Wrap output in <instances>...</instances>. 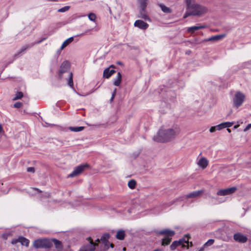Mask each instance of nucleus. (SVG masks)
I'll return each instance as SVG.
<instances>
[{
    "label": "nucleus",
    "instance_id": "obj_27",
    "mask_svg": "<svg viewBox=\"0 0 251 251\" xmlns=\"http://www.w3.org/2000/svg\"><path fill=\"white\" fill-rule=\"evenodd\" d=\"M109 238V235L107 233H106L101 237L100 240L103 243L106 244L107 242L108 241Z\"/></svg>",
    "mask_w": 251,
    "mask_h": 251
},
{
    "label": "nucleus",
    "instance_id": "obj_8",
    "mask_svg": "<svg viewBox=\"0 0 251 251\" xmlns=\"http://www.w3.org/2000/svg\"><path fill=\"white\" fill-rule=\"evenodd\" d=\"M88 167L87 164L80 165L76 167L74 170L69 175V177H73L80 174L85 168Z\"/></svg>",
    "mask_w": 251,
    "mask_h": 251
},
{
    "label": "nucleus",
    "instance_id": "obj_1",
    "mask_svg": "<svg viewBox=\"0 0 251 251\" xmlns=\"http://www.w3.org/2000/svg\"><path fill=\"white\" fill-rule=\"evenodd\" d=\"M179 132V129L177 127L174 128H161L153 137V140L158 142H169L175 139Z\"/></svg>",
    "mask_w": 251,
    "mask_h": 251
},
{
    "label": "nucleus",
    "instance_id": "obj_16",
    "mask_svg": "<svg viewBox=\"0 0 251 251\" xmlns=\"http://www.w3.org/2000/svg\"><path fill=\"white\" fill-rule=\"evenodd\" d=\"M198 165L202 169H205L208 165V161L205 157H201L198 162Z\"/></svg>",
    "mask_w": 251,
    "mask_h": 251
},
{
    "label": "nucleus",
    "instance_id": "obj_35",
    "mask_svg": "<svg viewBox=\"0 0 251 251\" xmlns=\"http://www.w3.org/2000/svg\"><path fill=\"white\" fill-rule=\"evenodd\" d=\"M233 124V122H225V123H223V126H224V128L230 127H231L232 126Z\"/></svg>",
    "mask_w": 251,
    "mask_h": 251
},
{
    "label": "nucleus",
    "instance_id": "obj_18",
    "mask_svg": "<svg viewBox=\"0 0 251 251\" xmlns=\"http://www.w3.org/2000/svg\"><path fill=\"white\" fill-rule=\"evenodd\" d=\"M140 17L148 21H151V19L146 13L145 9H140Z\"/></svg>",
    "mask_w": 251,
    "mask_h": 251
},
{
    "label": "nucleus",
    "instance_id": "obj_19",
    "mask_svg": "<svg viewBox=\"0 0 251 251\" xmlns=\"http://www.w3.org/2000/svg\"><path fill=\"white\" fill-rule=\"evenodd\" d=\"M74 40V38L73 37H70L68 39H66L62 44L60 50H62L66 47L69 45L71 43H72Z\"/></svg>",
    "mask_w": 251,
    "mask_h": 251
},
{
    "label": "nucleus",
    "instance_id": "obj_32",
    "mask_svg": "<svg viewBox=\"0 0 251 251\" xmlns=\"http://www.w3.org/2000/svg\"><path fill=\"white\" fill-rule=\"evenodd\" d=\"M136 181L133 180V179H132V180H130V181H128V186L130 188V189H134L135 187V185H136Z\"/></svg>",
    "mask_w": 251,
    "mask_h": 251
},
{
    "label": "nucleus",
    "instance_id": "obj_37",
    "mask_svg": "<svg viewBox=\"0 0 251 251\" xmlns=\"http://www.w3.org/2000/svg\"><path fill=\"white\" fill-rule=\"evenodd\" d=\"M70 8V6H66L64 7H62V8H60L58 10V12H64L67 10H68Z\"/></svg>",
    "mask_w": 251,
    "mask_h": 251
},
{
    "label": "nucleus",
    "instance_id": "obj_49",
    "mask_svg": "<svg viewBox=\"0 0 251 251\" xmlns=\"http://www.w3.org/2000/svg\"><path fill=\"white\" fill-rule=\"evenodd\" d=\"M239 125H235L234 126V128H237V127H238L239 126Z\"/></svg>",
    "mask_w": 251,
    "mask_h": 251
},
{
    "label": "nucleus",
    "instance_id": "obj_26",
    "mask_svg": "<svg viewBox=\"0 0 251 251\" xmlns=\"http://www.w3.org/2000/svg\"><path fill=\"white\" fill-rule=\"evenodd\" d=\"M52 243L53 242L57 249H61L62 248L61 243L59 240L53 239L51 240Z\"/></svg>",
    "mask_w": 251,
    "mask_h": 251
},
{
    "label": "nucleus",
    "instance_id": "obj_31",
    "mask_svg": "<svg viewBox=\"0 0 251 251\" xmlns=\"http://www.w3.org/2000/svg\"><path fill=\"white\" fill-rule=\"evenodd\" d=\"M171 237H164L162 240V245L165 246L170 244L171 241Z\"/></svg>",
    "mask_w": 251,
    "mask_h": 251
},
{
    "label": "nucleus",
    "instance_id": "obj_21",
    "mask_svg": "<svg viewBox=\"0 0 251 251\" xmlns=\"http://www.w3.org/2000/svg\"><path fill=\"white\" fill-rule=\"evenodd\" d=\"M122 80V75L120 72H118L116 77L114 81V84L115 86H118L120 85Z\"/></svg>",
    "mask_w": 251,
    "mask_h": 251
},
{
    "label": "nucleus",
    "instance_id": "obj_5",
    "mask_svg": "<svg viewBox=\"0 0 251 251\" xmlns=\"http://www.w3.org/2000/svg\"><path fill=\"white\" fill-rule=\"evenodd\" d=\"M204 192L203 190H201L198 191H195L190 193L189 194L179 197L178 199H177L176 201H184V200H187L189 198H195L200 197L202 194Z\"/></svg>",
    "mask_w": 251,
    "mask_h": 251
},
{
    "label": "nucleus",
    "instance_id": "obj_52",
    "mask_svg": "<svg viewBox=\"0 0 251 251\" xmlns=\"http://www.w3.org/2000/svg\"><path fill=\"white\" fill-rule=\"evenodd\" d=\"M111 247L112 248H113L114 245H113L112 244H111Z\"/></svg>",
    "mask_w": 251,
    "mask_h": 251
},
{
    "label": "nucleus",
    "instance_id": "obj_39",
    "mask_svg": "<svg viewBox=\"0 0 251 251\" xmlns=\"http://www.w3.org/2000/svg\"><path fill=\"white\" fill-rule=\"evenodd\" d=\"M215 127L217 130H220L221 129L224 128L223 123L216 126Z\"/></svg>",
    "mask_w": 251,
    "mask_h": 251
},
{
    "label": "nucleus",
    "instance_id": "obj_29",
    "mask_svg": "<svg viewBox=\"0 0 251 251\" xmlns=\"http://www.w3.org/2000/svg\"><path fill=\"white\" fill-rule=\"evenodd\" d=\"M41 191L35 188H31L28 193L30 195H35L36 193H40Z\"/></svg>",
    "mask_w": 251,
    "mask_h": 251
},
{
    "label": "nucleus",
    "instance_id": "obj_2",
    "mask_svg": "<svg viewBox=\"0 0 251 251\" xmlns=\"http://www.w3.org/2000/svg\"><path fill=\"white\" fill-rule=\"evenodd\" d=\"M208 12V8L199 3H193V5L187 9V15L201 16Z\"/></svg>",
    "mask_w": 251,
    "mask_h": 251
},
{
    "label": "nucleus",
    "instance_id": "obj_12",
    "mask_svg": "<svg viewBox=\"0 0 251 251\" xmlns=\"http://www.w3.org/2000/svg\"><path fill=\"white\" fill-rule=\"evenodd\" d=\"M157 233L164 235L165 237H172L175 234V231L169 229H164L158 231Z\"/></svg>",
    "mask_w": 251,
    "mask_h": 251
},
{
    "label": "nucleus",
    "instance_id": "obj_56",
    "mask_svg": "<svg viewBox=\"0 0 251 251\" xmlns=\"http://www.w3.org/2000/svg\"><path fill=\"white\" fill-rule=\"evenodd\" d=\"M98 242H99L100 241V240L99 239H97V240Z\"/></svg>",
    "mask_w": 251,
    "mask_h": 251
},
{
    "label": "nucleus",
    "instance_id": "obj_30",
    "mask_svg": "<svg viewBox=\"0 0 251 251\" xmlns=\"http://www.w3.org/2000/svg\"><path fill=\"white\" fill-rule=\"evenodd\" d=\"M68 84L71 87L73 88V74L72 73H69Z\"/></svg>",
    "mask_w": 251,
    "mask_h": 251
},
{
    "label": "nucleus",
    "instance_id": "obj_23",
    "mask_svg": "<svg viewBox=\"0 0 251 251\" xmlns=\"http://www.w3.org/2000/svg\"><path fill=\"white\" fill-rule=\"evenodd\" d=\"M159 7L161 9L162 11L166 13H171L172 12V10L167 6H166L163 4H160Z\"/></svg>",
    "mask_w": 251,
    "mask_h": 251
},
{
    "label": "nucleus",
    "instance_id": "obj_13",
    "mask_svg": "<svg viewBox=\"0 0 251 251\" xmlns=\"http://www.w3.org/2000/svg\"><path fill=\"white\" fill-rule=\"evenodd\" d=\"M135 26L142 29H146L149 27V25L144 21L140 20H136L134 24Z\"/></svg>",
    "mask_w": 251,
    "mask_h": 251
},
{
    "label": "nucleus",
    "instance_id": "obj_38",
    "mask_svg": "<svg viewBox=\"0 0 251 251\" xmlns=\"http://www.w3.org/2000/svg\"><path fill=\"white\" fill-rule=\"evenodd\" d=\"M185 2L187 5V9H188L190 6L193 5V3H192V0H185Z\"/></svg>",
    "mask_w": 251,
    "mask_h": 251
},
{
    "label": "nucleus",
    "instance_id": "obj_33",
    "mask_svg": "<svg viewBox=\"0 0 251 251\" xmlns=\"http://www.w3.org/2000/svg\"><path fill=\"white\" fill-rule=\"evenodd\" d=\"M23 97V94L21 92H18L16 94L15 97L13 99L14 100L21 99Z\"/></svg>",
    "mask_w": 251,
    "mask_h": 251
},
{
    "label": "nucleus",
    "instance_id": "obj_22",
    "mask_svg": "<svg viewBox=\"0 0 251 251\" xmlns=\"http://www.w3.org/2000/svg\"><path fill=\"white\" fill-rule=\"evenodd\" d=\"M125 236V233L124 230H119L117 232L116 238L120 240H122L124 239Z\"/></svg>",
    "mask_w": 251,
    "mask_h": 251
},
{
    "label": "nucleus",
    "instance_id": "obj_4",
    "mask_svg": "<svg viewBox=\"0 0 251 251\" xmlns=\"http://www.w3.org/2000/svg\"><path fill=\"white\" fill-rule=\"evenodd\" d=\"M245 100V95L241 92H237L233 98V106L236 108H238L243 103Z\"/></svg>",
    "mask_w": 251,
    "mask_h": 251
},
{
    "label": "nucleus",
    "instance_id": "obj_54",
    "mask_svg": "<svg viewBox=\"0 0 251 251\" xmlns=\"http://www.w3.org/2000/svg\"><path fill=\"white\" fill-rule=\"evenodd\" d=\"M100 125H95L96 126H99Z\"/></svg>",
    "mask_w": 251,
    "mask_h": 251
},
{
    "label": "nucleus",
    "instance_id": "obj_48",
    "mask_svg": "<svg viewBox=\"0 0 251 251\" xmlns=\"http://www.w3.org/2000/svg\"><path fill=\"white\" fill-rule=\"evenodd\" d=\"M189 16H190V15H187V12H186V13H185V15H184V18H186L187 17Z\"/></svg>",
    "mask_w": 251,
    "mask_h": 251
},
{
    "label": "nucleus",
    "instance_id": "obj_51",
    "mask_svg": "<svg viewBox=\"0 0 251 251\" xmlns=\"http://www.w3.org/2000/svg\"><path fill=\"white\" fill-rule=\"evenodd\" d=\"M42 41V40H41V41H39L37 42L36 43H37V44H39V43H40Z\"/></svg>",
    "mask_w": 251,
    "mask_h": 251
},
{
    "label": "nucleus",
    "instance_id": "obj_9",
    "mask_svg": "<svg viewBox=\"0 0 251 251\" xmlns=\"http://www.w3.org/2000/svg\"><path fill=\"white\" fill-rule=\"evenodd\" d=\"M237 188L235 187L228 188L225 189H221L217 192L218 196H226L234 193Z\"/></svg>",
    "mask_w": 251,
    "mask_h": 251
},
{
    "label": "nucleus",
    "instance_id": "obj_28",
    "mask_svg": "<svg viewBox=\"0 0 251 251\" xmlns=\"http://www.w3.org/2000/svg\"><path fill=\"white\" fill-rule=\"evenodd\" d=\"M69 129L71 131L73 132H79L82 131L84 129L83 126H78V127H70Z\"/></svg>",
    "mask_w": 251,
    "mask_h": 251
},
{
    "label": "nucleus",
    "instance_id": "obj_45",
    "mask_svg": "<svg viewBox=\"0 0 251 251\" xmlns=\"http://www.w3.org/2000/svg\"><path fill=\"white\" fill-rule=\"evenodd\" d=\"M116 89H115L113 92L112 93V97H111V98L110 100H113L115 96L116 95Z\"/></svg>",
    "mask_w": 251,
    "mask_h": 251
},
{
    "label": "nucleus",
    "instance_id": "obj_3",
    "mask_svg": "<svg viewBox=\"0 0 251 251\" xmlns=\"http://www.w3.org/2000/svg\"><path fill=\"white\" fill-rule=\"evenodd\" d=\"M33 247L35 248H44L47 249L50 248L52 245L51 240L48 239H39L35 240L33 243Z\"/></svg>",
    "mask_w": 251,
    "mask_h": 251
},
{
    "label": "nucleus",
    "instance_id": "obj_46",
    "mask_svg": "<svg viewBox=\"0 0 251 251\" xmlns=\"http://www.w3.org/2000/svg\"><path fill=\"white\" fill-rule=\"evenodd\" d=\"M3 131V129L2 126V125L0 124V133H2Z\"/></svg>",
    "mask_w": 251,
    "mask_h": 251
},
{
    "label": "nucleus",
    "instance_id": "obj_57",
    "mask_svg": "<svg viewBox=\"0 0 251 251\" xmlns=\"http://www.w3.org/2000/svg\"><path fill=\"white\" fill-rule=\"evenodd\" d=\"M84 34V33H82L80 34V35H83Z\"/></svg>",
    "mask_w": 251,
    "mask_h": 251
},
{
    "label": "nucleus",
    "instance_id": "obj_36",
    "mask_svg": "<svg viewBox=\"0 0 251 251\" xmlns=\"http://www.w3.org/2000/svg\"><path fill=\"white\" fill-rule=\"evenodd\" d=\"M214 242L213 239H209L204 245V246H208L212 245Z\"/></svg>",
    "mask_w": 251,
    "mask_h": 251
},
{
    "label": "nucleus",
    "instance_id": "obj_25",
    "mask_svg": "<svg viewBox=\"0 0 251 251\" xmlns=\"http://www.w3.org/2000/svg\"><path fill=\"white\" fill-rule=\"evenodd\" d=\"M147 0H138L139 3L140 4V9H145L147 6Z\"/></svg>",
    "mask_w": 251,
    "mask_h": 251
},
{
    "label": "nucleus",
    "instance_id": "obj_17",
    "mask_svg": "<svg viewBox=\"0 0 251 251\" xmlns=\"http://www.w3.org/2000/svg\"><path fill=\"white\" fill-rule=\"evenodd\" d=\"M115 70L112 69L110 70L109 68L105 69L103 71V76L104 77L108 78L111 76L114 73Z\"/></svg>",
    "mask_w": 251,
    "mask_h": 251
},
{
    "label": "nucleus",
    "instance_id": "obj_15",
    "mask_svg": "<svg viewBox=\"0 0 251 251\" xmlns=\"http://www.w3.org/2000/svg\"><path fill=\"white\" fill-rule=\"evenodd\" d=\"M206 27V26L204 25H195L193 26L189 27L187 28V31L190 33H193L196 31L201 29H203L205 28Z\"/></svg>",
    "mask_w": 251,
    "mask_h": 251
},
{
    "label": "nucleus",
    "instance_id": "obj_47",
    "mask_svg": "<svg viewBox=\"0 0 251 251\" xmlns=\"http://www.w3.org/2000/svg\"><path fill=\"white\" fill-rule=\"evenodd\" d=\"M198 251H204L203 247L201 248Z\"/></svg>",
    "mask_w": 251,
    "mask_h": 251
},
{
    "label": "nucleus",
    "instance_id": "obj_34",
    "mask_svg": "<svg viewBox=\"0 0 251 251\" xmlns=\"http://www.w3.org/2000/svg\"><path fill=\"white\" fill-rule=\"evenodd\" d=\"M89 19L92 22H95L96 20V15L93 13H90L88 15Z\"/></svg>",
    "mask_w": 251,
    "mask_h": 251
},
{
    "label": "nucleus",
    "instance_id": "obj_50",
    "mask_svg": "<svg viewBox=\"0 0 251 251\" xmlns=\"http://www.w3.org/2000/svg\"><path fill=\"white\" fill-rule=\"evenodd\" d=\"M227 131H228V132L230 133L231 132V130L229 128H227Z\"/></svg>",
    "mask_w": 251,
    "mask_h": 251
},
{
    "label": "nucleus",
    "instance_id": "obj_43",
    "mask_svg": "<svg viewBox=\"0 0 251 251\" xmlns=\"http://www.w3.org/2000/svg\"><path fill=\"white\" fill-rule=\"evenodd\" d=\"M251 128V124H248L247 126L244 128V131L246 132Z\"/></svg>",
    "mask_w": 251,
    "mask_h": 251
},
{
    "label": "nucleus",
    "instance_id": "obj_14",
    "mask_svg": "<svg viewBox=\"0 0 251 251\" xmlns=\"http://www.w3.org/2000/svg\"><path fill=\"white\" fill-rule=\"evenodd\" d=\"M34 44H31L30 45H25L24 46H23L20 50L15 54V57L16 58H17L18 57L20 56L22 54V53L24 52H25L27 49L29 48H31L34 46Z\"/></svg>",
    "mask_w": 251,
    "mask_h": 251
},
{
    "label": "nucleus",
    "instance_id": "obj_24",
    "mask_svg": "<svg viewBox=\"0 0 251 251\" xmlns=\"http://www.w3.org/2000/svg\"><path fill=\"white\" fill-rule=\"evenodd\" d=\"M19 242L21 243L23 246H28L29 244L28 240L23 237H20Z\"/></svg>",
    "mask_w": 251,
    "mask_h": 251
},
{
    "label": "nucleus",
    "instance_id": "obj_55",
    "mask_svg": "<svg viewBox=\"0 0 251 251\" xmlns=\"http://www.w3.org/2000/svg\"><path fill=\"white\" fill-rule=\"evenodd\" d=\"M123 251H126V248H124L123 249Z\"/></svg>",
    "mask_w": 251,
    "mask_h": 251
},
{
    "label": "nucleus",
    "instance_id": "obj_53",
    "mask_svg": "<svg viewBox=\"0 0 251 251\" xmlns=\"http://www.w3.org/2000/svg\"><path fill=\"white\" fill-rule=\"evenodd\" d=\"M76 94H77V95H79V96H82L81 95L79 94L78 93H77V92H76Z\"/></svg>",
    "mask_w": 251,
    "mask_h": 251
},
{
    "label": "nucleus",
    "instance_id": "obj_20",
    "mask_svg": "<svg viewBox=\"0 0 251 251\" xmlns=\"http://www.w3.org/2000/svg\"><path fill=\"white\" fill-rule=\"evenodd\" d=\"M225 37V35H218L212 36L205 40V41H218Z\"/></svg>",
    "mask_w": 251,
    "mask_h": 251
},
{
    "label": "nucleus",
    "instance_id": "obj_42",
    "mask_svg": "<svg viewBox=\"0 0 251 251\" xmlns=\"http://www.w3.org/2000/svg\"><path fill=\"white\" fill-rule=\"evenodd\" d=\"M27 171L28 172L34 173L35 171L34 168L33 167H29L27 169Z\"/></svg>",
    "mask_w": 251,
    "mask_h": 251
},
{
    "label": "nucleus",
    "instance_id": "obj_11",
    "mask_svg": "<svg viewBox=\"0 0 251 251\" xmlns=\"http://www.w3.org/2000/svg\"><path fill=\"white\" fill-rule=\"evenodd\" d=\"M234 240L238 242L244 243L247 241V236L240 233H236L233 235Z\"/></svg>",
    "mask_w": 251,
    "mask_h": 251
},
{
    "label": "nucleus",
    "instance_id": "obj_6",
    "mask_svg": "<svg viewBox=\"0 0 251 251\" xmlns=\"http://www.w3.org/2000/svg\"><path fill=\"white\" fill-rule=\"evenodd\" d=\"M188 239L186 240L184 239H182L179 241H174L170 246L171 250H175L177 247H180L181 248L185 247L188 246Z\"/></svg>",
    "mask_w": 251,
    "mask_h": 251
},
{
    "label": "nucleus",
    "instance_id": "obj_40",
    "mask_svg": "<svg viewBox=\"0 0 251 251\" xmlns=\"http://www.w3.org/2000/svg\"><path fill=\"white\" fill-rule=\"evenodd\" d=\"M22 104L21 102H16L14 104V107H15V108H19L20 107H21Z\"/></svg>",
    "mask_w": 251,
    "mask_h": 251
},
{
    "label": "nucleus",
    "instance_id": "obj_7",
    "mask_svg": "<svg viewBox=\"0 0 251 251\" xmlns=\"http://www.w3.org/2000/svg\"><path fill=\"white\" fill-rule=\"evenodd\" d=\"M70 63L68 61H65L61 64L59 72L60 78L62 77V75L63 73L68 72L70 70Z\"/></svg>",
    "mask_w": 251,
    "mask_h": 251
},
{
    "label": "nucleus",
    "instance_id": "obj_10",
    "mask_svg": "<svg viewBox=\"0 0 251 251\" xmlns=\"http://www.w3.org/2000/svg\"><path fill=\"white\" fill-rule=\"evenodd\" d=\"M89 244L83 246L79 251H94L96 246H98V245L94 243L93 240L90 238H89Z\"/></svg>",
    "mask_w": 251,
    "mask_h": 251
},
{
    "label": "nucleus",
    "instance_id": "obj_41",
    "mask_svg": "<svg viewBox=\"0 0 251 251\" xmlns=\"http://www.w3.org/2000/svg\"><path fill=\"white\" fill-rule=\"evenodd\" d=\"M20 241V237L18 239H14L12 240L11 243L13 245L17 244Z\"/></svg>",
    "mask_w": 251,
    "mask_h": 251
},
{
    "label": "nucleus",
    "instance_id": "obj_44",
    "mask_svg": "<svg viewBox=\"0 0 251 251\" xmlns=\"http://www.w3.org/2000/svg\"><path fill=\"white\" fill-rule=\"evenodd\" d=\"M216 130V128L215 127V126H212L209 129V131L211 133L215 132Z\"/></svg>",
    "mask_w": 251,
    "mask_h": 251
}]
</instances>
